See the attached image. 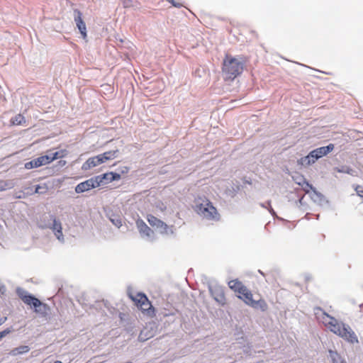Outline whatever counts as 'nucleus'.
<instances>
[{
	"label": "nucleus",
	"instance_id": "obj_1",
	"mask_svg": "<svg viewBox=\"0 0 363 363\" xmlns=\"http://www.w3.org/2000/svg\"><path fill=\"white\" fill-rule=\"evenodd\" d=\"M243 71V62L230 55H225L222 67L225 79L233 80Z\"/></svg>",
	"mask_w": 363,
	"mask_h": 363
},
{
	"label": "nucleus",
	"instance_id": "obj_2",
	"mask_svg": "<svg viewBox=\"0 0 363 363\" xmlns=\"http://www.w3.org/2000/svg\"><path fill=\"white\" fill-rule=\"evenodd\" d=\"M23 302L30 306L39 317L47 320L50 317V308L42 302L36 296H19Z\"/></svg>",
	"mask_w": 363,
	"mask_h": 363
},
{
	"label": "nucleus",
	"instance_id": "obj_3",
	"mask_svg": "<svg viewBox=\"0 0 363 363\" xmlns=\"http://www.w3.org/2000/svg\"><path fill=\"white\" fill-rule=\"evenodd\" d=\"M199 200L201 202L197 201L195 206L196 213L208 220H218L219 214L212 203L206 198L199 199Z\"/></svg>",
	"mask_w": 363,
	"mask_h": 363
},
{
	"label": "nucleus",
	"instance_id": "obj_4",
	"mask_svg": "<svg viewBox=\"0 0 363 363\" xmlns=\"http://www.w3.org/2000/svg\"><path fill=\"white\" fill-rule=\"evenodd\" d=\"M66 155L67 150H62L60 151L55 152L50 155H43L36 159H34L28 162H26L25 164V167L26 169L37 168L43 165L50 164L52 161L58 158L64 157L66 156Z\"/></svg>",
	"mask_w": 363,
	"mask_h": 363
},
{
	"label": "nucleus",
	"instance_id": "obj_5",
	"mask_svg": "<svg viewBox=\"0 0 363 363\" xmlns=\"http://www.w3.org/2000/svg\"><path fill=\"white\" fill-rule=\"evenodd\" d=\"M315 313L318 314V311H320L323 313L324 315L329 318L330 319V321L328 322V325H330L331 328L330 330L334 333L335 334L337 335L338 336H341L342 333H345L346 329L345 328L346 324L343 323H338L337 320L333 318V316L328 315L320 307H315L314 308Z\"/></svg>",
	"mask_w": 363,
	"mask_h": 363
},
{
	"label": "nucleus",
	"instance_id": "obj_6",
	"mask_svg": "<svg viewBox=\"0 0 363 363\" xmlns=\"http://www.w3.org/2000/svg\"><path fill=\"white\" fill-rule=\"evenodd\" d=\"M132 301L137 303V306L143 311H145L149 315L155 314V308L150 301L148 300V296H128Z\"/></svg>",
	"mask_w": 363,
	"mask_h": 363
},
{
	"label": "nucleus",
	"instance_id": "obj_7",
	"mask_svg": "<svg viewBox=\"0 0 363 363\" xmlns=\"http://www.w3.org/2000/svg\"><path fill=\"white\" fill-rule=\"evenodd\" d=\"M228 287L239 295H251L247 286L240 279H234L228 281Z\"/></svg>",
	"mask_w": 363,
	"mask_h": 363
},
{
	"label": "nucleus",
	"instance_id": "obj_8",
	"mask_svg": "<svg viewBox=\"0 0 363 363\" xmlns=\"http://www.w3.org/2000/svg\"><path fill=\"white\" fill-rule=\"evenodd\" d=\"M240 299L242 300L246 304L251 306L255 309H260L262 311H264L267 308V304L265 301L262 298L259 300H254L253 296H237Z\"/></svg>",
	"mask_w": 363,
	"mask_h": 363
},
{
	"label": "nucleus",
	"instance_id": "obj_9",
	"mask_svg": "<svg viewBox=\"0 0 363 363\" xmlns=\"http://www.w3.org/2000/svg\"><path fill=\"white\" fill-rule=\"evenodd\" d=\"M98 186L99 182L94 177L77 184L75 187V191L78 194L83 193Z\"/></svg>",
	"mask_w": 363,
	"mask_h": 363
},
{
	"label": "nucleus",
	"instance_id": "obj_10",
	"mask_svg": "<svg viewBox=\"0 0 363 363\" xmlns=\"http://www.w3.org/2000/svg\"><path fill=\"white\" fill-rule=\"evenodd\" d=\"M74 21L76 23L77 27L78 28L81 35H82L84 39L86 38V27L84 21L82 19V13L78 9L74 10Z\"/></svg>",
	"mask_w": 363,
	"mask_h": 363
},
{
	"label": "nucleus",
	"instance_id": "obj_11",
	"mask_svg": "<svg viewBox=\"0 0 363 363\" xmlns=\"http://www.w3.org/2000/svg\"><path fill=\"white\" fill-rule=\"evenodd\" d=\"M96 181L99 182V186L104 183H108L113 181L119 180L121 174L118 173L110 172L101 175L96 177Z\"/></svg>",
	"mask_w": 363,
	"mask_h": 363
},
{
	"label": "nucleus",
	"instance_id": "obj_12",
	"mask_svg": "<svg viewBox=\"0 0 363 363\" xmlns=\"http://www.w3.org/2000/svg\"><path fill=\"white\" fill-rule=\"evenodd\" d=\"M318 159V156L312 150L307 156L299 159L297 163L298 165L306 167L314 164Z\"/></svg>",
	"mask_w": 363,
	"mask_h": 363
},
{
	"label": "nucleus",
	"instance_id": "obj_13",
	"mask_svg": "<svg viewBox=\"0 0 363 363\" xmlns=\"http://www.w3.org/2000/svg\"><path fill=\"white\" fill-rule=\"evenodd\" d=\"M104 163L99 155L95 157H89L82 166V169L84 171L89 170Z\"/></svg>",
	"mask_w": 363,
	"mask_h": 363
},
{
	"label": "nucleus",
	"instance_id": "obj_14",
	"mask_svg": "<svg viewBox=\"0 0 363 363\" xmlns=\"http://www.w3.org/2000/svg\"><path fill=\"white\" fill-rule=\"evenodd\" d=\"M345 328L346 329V330L345 331V333H342L340 337L350 343H357V336L356 335L354 332L351 329V328L348 325H346Z\"/></svg>",
	"mask_w": 363,
	"mask_h": 363
},
{
	"label": "nucleus",
	"instance_id": "obj_15",
	"mask_svg": "<svg viewBox=\"0 0 363 363\" xmlns=\"http://www.w3.org/2000/svg\"><path fill=\"white\" fill-rule=\"evenodd\" d=\"M53 224L51 227V229L53 230L55 235L56 238L62 241L64 240L63 233H62V228L60 221L57 220L55 218H53Z\"/></svg>",
	"mask_w": 363,
	"mask_h": 363
},
{
	"label": "nucleus",
	"instance_id": "obj_16",
	"mask_svg": "<svg viewBox=\"0 0 363 363\" xmlns=\"http://www.w3.org/2000/svg\"><path fill=\"white\" fill-rule=\"evenodd\" d=\"M334 148L335 145L330 143L327 146L320 147L313 150V152L315 153L317 156H318V158H320L332 152L334 150Z\"/></svg>",
	"mask_w": 363,
	"mask_h": 363
},
{
	"label": "nucleus",
	"instance_id": "obj_17",
	"mask_svg": "<svg viewBox=\"0 0 363 363\" xmlns=\"http://www.w3.org/2000/svg\"><path fill=\"white\" fill-rule=\"evenodd\" d=\"M147 220L150 225L157 228H164L167 227V224L164 223L162 220L158 219L157 217L149 214L147 216Z\"/></svg>",
	"mask_w": 363,
	"mask_h": 363
},
{
	"label": "nucleus",
	"instance_id": "obj_18",
	"mask_svg": "<svg viewBox=\"0 0 363 363\" xmlns=\"http://www.w3.org/2000/svg\"><path fill=\"white\" fill-rule=\"evenodd\" d=\"M137 224L140 233L147 237L151 236L152 234L153 233V231L151 230V228L148 227L147 224L143 220L138 222Z\"/></svg>",
	"mask_w": 363,
	"mask_h": 363
},
{
	"label": "nucleus",
	"instance_id": "obj_19",
	"mask_svg": "<svg viewBox=\"0 0 363 363\" xmlns=\"http://www.w3.org/2000/svg\"><path fill=\"white\" fill-rule=\"evenodd\" d=\"M118 150H110L104 152L103 154H100L99 156L102 159L103 162H106L107 160H113L116 157V155Z\"/></svg>",
	"mask_w": 363,
	"mask_h": 363
},
{
	"label": "nucleus",
	"instance_id": "obj_20",
	"mask_svg": "<svg viewBox=\"0 0 363 363\" xmlns=\"http://www.w3.org/2000/svg\"><path fill=\"white\" fill-rule=\"evenodd\" d=\"M329 354L333 363H346L345 361L342 359L340 355L336 351L330 350Z\"/></svg>",
	"mask_w": 363,
	"mask_h": 363
},
{
	"label": "nucleus",
	"instance_id": "obj_21",
	"mask_svg": "<svg viewBox=\"0 0 363 363\" xmlns=\"http://www.w3.org/2000/svg\"><path fill=\"white\" fill-rule=\"evenodd\" d=\"M11 123L14 125H21L26 123V119L23 115L18 114L11 119Z\"/></svg>",
	"mask_w": 363,
	"mask_h": 363
},
{
	"label": "nucleus",
	"instance_id": "obj_22",
	"mask_svg": "<svg viewBox=\"0 0 363 363\" xmlns=\"http://www.w3.org/2000/svg\"><path fill=\"white\" fill-rule=\"evenodd\" d=\"M209 289H210V292L211 294V295H221L222 294H223V289H221V287H219L215 284L214 286L213 285H211L209 286Z\"/></svg>",
	"mask_w": 363,
	"mask_h": 363
},
{
	"label": "nucleus",
	"instance_id": "obj_23",
	"mask_svg": "<svg viewBox=\"0 0 363 363\" xmlns=\"http://www.w3.org/2000/svg\"><path fill=\"white\" fill-rule=\"evenodd\" d=\"M18 349V353L19 354H23L25 353H27L30 351V347L28 345H21L19 347H17Z\"/></svg>",
	"mask_w": 363,
	"mask_h": 363
},
{
	"label": "nucleus",
	"instance_id": "obj_24",
	"mask_svg": "<svg viewBox=\"0 0 363 363\" xmlns=\"http://www.w3.org/2000/svg\"><path fill=\"white\" fill-rule=\"evenodd\" d=\"M155 208H157V210L161 211V212H164L165 210H166V206L164 205V203L162 202V201H158L156 204H155Z\"/></svg>",
	"mask_w": 363,
	"mask_h": 363
},
{
	"label": "nucleus",
	"instance_id": "obj_25",
	"mask_svg": "<svg viewBox=\"0 0 363 363\" xmlns=\"http://www.w3.org/2000/svg\"><path fill=\"white\" fill-rule=\"evenodd\" d=\"M214 301L223 306L225 303V296H211Z\"/></svg>",
	"mask_w": 363,
	"mask_h": 363
},
{
	"label": "nucleus",
	"instance_id": "obj_26",
	"mask_svg": "<svg viewBox=\"0 0 363 363\" xmlns=\"http://www.w3.org/2000/svg\"><path fill=\"white\" fill-rule=\"evenodd\" d=\"M303 189L306 192V193H309V191L313 189V186L311 184H310L308 182H304L303 185Z\"/></svg>",
	"mask_w": 363,
	"mask_h": 363
},
{
	"label": "nucleus",
	"instance_id": "obj_27",
	"mask_svg": "<svg viewBox=\"0 0 363 363\" xmlns=\"http://www.w3.org/2000/svg\"><path fill=\"white\" fill-rule=\"evenodd\" d=\"M11 332V330L10 328H6L3 331L0 332V340L3 339L4 337H6L8 334H9Z\"/></svg>",
	"mask_w": 363,
	"mask_h": 363
},
{
	"label": "nucleus",
	"instance_id": "obj_28",
	"mask_svg": "<svg viewBox=\"0 0 363 363\" xmlns=\"http://www.w3.org/2000/svg\"><path fill=\"white\" fill-rule=\"evenodd\" d=\"M355 190L358 196L363 198V186L358 185L356 186Z\"/></svg>",
	"mask_w": 363,
	"mask_h": 363
},
{
	"label": "nucleus",
	"instance_id": "obj_29",
	"mask_svg": "<svg viewBox=\"0 0 363 363\" xmlns=\"http://www.w3.org/2000/svg\"><path fill=\"white\" fill-rule=\"evenodd\" d=\"M168 2L171 3L174 7L180 8L182 6V4L180 3H177L174 0H167Z\"/></svg>",
	"mask_w": 363,
	"mask_h": 363
},
{
	"label": "nucleus",
	"instance_id": "obj_30",
	"mask_svg": "<svg viewBox=\"0 0 363 363\" xmlns=\"http://www.w3.org/2000/svg\"><path fill=\"white\" fill-rule=\"evenodd\" d=\"M6 188H7L6 183L3 181H0V191H4V190L6 189Z\"/></svg>",
	"mask_w": 363,
	"mask_h": 363
},
{
	"label": "nucleus",
	"instance_id": "obj_31",
	"mask_svg": "<svg viewBox=\"0 0 363 363\" xmlns=\"http://www.w3.org/2000/svg\"><path fill=\"white\" fill-rule=\"evenodd\" d=\"M129 172V168L127 167H123L120 171L121 173H119L121 175V174H127L128 172Z\"/></svg>",
	"mask_w": 363,
	"mask_h": 363
},
{
	"label": "nucleus",
	"instance_id": "obj_32",
	"mask_svg": "<svg viewBox=\"0 0 363 363\" xmlns=\"http://www.w3.org/2000/svg\"><path fill=\"white\" fill-rule=\"evenodd\" d=\"M111 221H112V223H113V224H115V225H116L117 227H118V228H119L120 226H121V225H122V223H121V220H118H118H116L115 221V220H114V219H111Z\"/></svg>",
	"mask_w": 363,
	"mask_h": 363
},
{
	"label": "nucleus",
	"instance_id": "obj_33",
	"mask_svg": "<svg viewBox=\"0 0 363 363\" xmlns=\"http://www.w3.org/2000/svg\"><path fill=\"white\" fill-rule=\"evenodd\" d=\"M5 292V286L3 284L1 281L0 280V294H3Z\"/></svg>",
	"mask_w": 363,
	"mask_h": 363
},
{
	"label": "nucleus",
	"instance_id": "obj_34",
	"mask_svg": "<svg viewBox=\"0 0 363 363\" xmlns=\"http://www.w3.org/2000/svg\"><path fill=\"white\" fill-rule=\"evenodd\" d=\"M11 355L12 356H16V355H18L19 354L18 353V349L17 347H15L13 348L11 352H10Z\"/></svg>",
	"mask_w": 363,
	"mask_h": 363
},
{
	"label": "nucleus",
	"instance_id": "obj_35",
	"mask_svg": "<svg viewBox=\"0 0 363 363\" xmlns=\"http://www.w3.org/2000/svg\"><path fill=\"white\" fill-rule=\"evenodd\" d=\"M134 293L135 292L133 291V289L132 288L128 289V291H127L128 295L131 296V295H133Z\"/></svg>",
	"mask_w": 363,
	"mask_h": 363
},
{
	"label": "nucleus",
	"instance_id": "obj_36",
	"mask_svg": "<svg viewBox=\"0 0 363 363\" xmlns=\"http://www.w3.org/2000/svg\"><path fill=\"white\" fill-rule=\"evenodd\" d=\"M7 320V318L6 317H2V318H0V326L1 325H3L5 321Z\"/></svg>",
	"mask_w": 363,
	"mask_h": 363
},
{
	"label": "nucleus",
	"instance_id": "obj_37",
	"mask_svg": "<svg viewBox=\"0 0 363 363\" xmlns=\"http://www.w3.org/2000/svg\"><path fill=\"white\" fill-rule=\"evenodd\" d=\"M60 163L61 164H63V165H64V164H65L66 162H65V161H60Z\"/></svg>",
	"mask_w": 363,
	"mask_h": 363
},
{
	"label": "nucleus",
	"instance_id": "obj_38",
	"mask_svg": "<svg viewBox=\"0 0 363 363\" xmlns=\"http://www.w3.org/2000/svg\"><path fill=\"white\" fill-rule=\"evenodd\" d=\"M53 363H62V362L60 360H56Z\"/></svg>",
	"mask_w": 363,
	"mask_h": 363
},
{
	"label": "nucleus",
	"instance_id": "obj_39",
	"mask_svg": "<svg viewBox=\"0 0 363 363\" xmlns=\"http://www.w3.org/2000/svg\"><path fill=\"white\" fill-rule=\"evenodd\" d=\"M136 295L141 296V295H145V294H143V293L138 292V293H137V294H136Z\"/></svg>",
	"mask_w": 363,
	"mask_h": 363
}]
</instances>
